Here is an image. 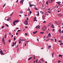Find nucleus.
Returning <instances> with one entry per match:
<instances>
[{
  "instance_id": "nucleus-1",
  "label": "nucleus",
  "mask_w": 63,
  "mask_h": 63,
  "mask_svg": "<svg viewBox=\"0 0 63 63\" xmlns=\"http://www.w3.org/2000/svg\"><path fill=\"white\" fill-rule=\"evenodd\" d=\"M42 30L43 31H45L47 29L46 26H44L42 27Z\"/></svg>"
},
{
  "instance_id": "nucleus-2",
  "label": "nucleus",
  "mask_w": 63,
  "mask_h": 63,
  "mask_svg": "<svg viewBox=\"0 0 63 63\" xmlns=\"http://www.w3.org/2000/svg\"><path fill=\"white\" fill-rule=\"evenodd\" d=\"M19 22V20H15L13 21V24H15V23H18Z\"/></svg>"
},
{
  "instance_id": "nucleus-3",
  "label": "nucleus",
  "mask_w": 63,
  "mask_h": 63,
  "mask_svg": "<svg viewBox=\"0 0 63 63\" xmlns=\"http://www.w3.org/2000/svg\"><path fill=\"white\" fill-rule=\"evenodd\" d=\"M0 53L1 55H4V54L2 50H1V49L0 48Z\"/></svg>"
},
{
  "instance_id": "nucleus-4",
  "label": "nucleus",
  "mask_w": 63,
  "mask_h": 63,
  "mask_svg": "<svg viewBox=\"0 0 63 63\" xmlns=\"http://www.w3.org/2000/svg\"><path fill=\"white\" fill-rule=\"evenodd\" d=\"M35 28H36V29H40V26H39V25H38L35 27Z\"/></svg>"
},
{
  "instance_id": "nucleus-5",
  "label": "nucleus",
  "mask_w": 63,
  "mask_h": 63,
  "mask_svg": "<svg viewBox=\"0 0 63 63\" xmlns=\"http://www.w3.org/2000/svg\"><path fill=\"white\" fill-rule=\"evenodd\" d=\"M11 20V17H9L7 19V21H9L10 20Z\"/></svg>"
},
{
  "instance_id": "nucleus-6",
  "label": "nucleus",
  "mask_w": 63,
  "mask_h": 63,
  "mask_svg": "<svg viewBox=\"0 0 63 63\" xmlns=\"http://www.w3.org/2000/svg\"><path fill=\"white\" fill-rule=\"evenodd\" d=\"M24 0H21L20 2V4H23Z\"/></svg>"
},
{
  "instance_id": "nucleus-7",
  "label": "nucleus",
  "mask_w": 63,
  "mask_h": 63,
  "mask_svg": "<svg viewBox=\"0 0 63 63\" xmlns=\"http://www.w3.org/2000/svg\"><path fill=\"white\" fill-rule=\"evenodd\" d=\"M28 22V21H27V20H26L24 22V23H25V24L26 23V24H28V23H27Z\"/></svg>"
},
{
  "instance_id": "nucleus-8",
  "label": "nucleus",
  "mask_w": 63,
  "mask_h": 63,
  "mask_svg": "<svg viewBox=\"0 0 63 63\" xmlns=\"http://www.w3.org/2000/svg\"><path fill=\"white\" fill-rule=\"evenodd\" d=\"M42 17V18H43V19L44 20L45 19V16H44V15H43Z\"/></svg>"
},
{
  "instance_id": "nucleus-9",
  "label": "nucleus",
  "mask_w": 63,
  "mask_h": 63,
  "mask_svg": "<svg viewBox=\"0 0 63 63\" xmlns=\"http://www.w3.org/2000/svg\"><path fill=\"white\" fill-rule=\"evenodd\" d=\"M32 58H33V57H30L28 59V61H29V60H30L31 59H32Z\"/></svg>"
},
{
  "instance_id": "nucleus-10",
  "label": "nucleus",
  "mask_w": 63,
  "mask_h": 63,
  "mask_svg": "<svg viewBox=\"0 0 63 63\" xmlns=\"http://www.w3.org/2000/svg\"><path fill=\"white\" fill-rule=\"evenodd\" d=\"M51 26V27L52 28H54V25H52Z\"/></svg>"
},
{
  "instance_id": "nucleus-11",
  "label": "nucleus",
  "mask_w": 63,
  "mask_h": 63,
  "mask_svg": "<svg viewBox=\"0 0 63 63\" xmlns=\"http://www.w3.org/2000/svg\"><path fill=\"white\" fill-rule=\"evenodd\" d=\"M37 33V31H36L35 32H33V34H36V33Z\"/></svg>"
},
{
  "instance_id": "nucleus-12",
  "label": "nucleus",
  "mask_w": 63,
  "mask_h": 63,
  "mask_svg": "<svg viewBox=\"0 0 63 63\" xmlns=\"http://www.w3.org/2000/svg\"><path fill=\"white\" fill-rule=\"evenodd\" d=\"M59 56L60 57H61V58H62V55H61V54H59Z\"/></svg>"
},
{
  "instance_id": "nucleus-13",
  "label": "nucleus",
  "mask_w": 63,
  "mask_h": 63,
  "mask_svg": "<svg viewBox=\"0 0 63 63\" xmlns=\"http://www.w3.org/2000/svg\"><path fill=\"white\" fill-rule=\"evenodd\" d=\"M34 21H37L36 20V17H35L34 19Z\"/></svg>"
},
{
  "instance_id": "nucleus-14",
  "label": "nucleus",
  "mask_w": 63,
  "mask_h": 63,
  "mask_svg": "<svg viewBox=\"0 0 63 63\" xmlns=\"http://www.w3.org/2000/svg\"><path fill=\"white\" fill-rule=\"evenodd\" d=\"M51 36V34H50V33H49V34H48V37H50Z\"/></svg>"
},
{
  "instance_id": "nucleus-15",
  "label": "nucleus",
  "mask_w": 63,
  "mask_h": 63,
  "mask_svg": "<svg viewBox=\"0 0 63 63\" xmlns=\"http://www.w3.org/2000/svg\"><path fill=\"white\" fill-rule=\"evenodd\" d=\"M33 5H31V3H30V7H32V6H33Z\"/></svg>"
},
{
  "instance_id": "nucleus-16",
  "label": "nucleus",
  "mask_w": 63,
  "mask_h": 63,
  "mask_svg": "<svg viewBox=\"0 0 63 63\" xmlns=\"http://www.w3.org/2000/svg\"><path fill=\"white\" fill-rule=\"evenodd\" d=\"M51 47V46H49L48 47V49L50 48Z\"/></svg>"
},
{
  "instance_id": "nucleus-17",
  "label": "nucleus",
  "mask_w": 63,
  "mask_h": 63,
  "mask_svg": "<svg viewBox=\"0 0 63 63\" xmlns=\"http://www.w3.org/2000/svg\"><path fill=\"white\" fill-rule=\"evenodd\" d=\"M13 13H14L13 12H12L11 14H10V16H12V15H13Z\"/></svg>"
},
{
  "instance_id": "nucleus-18",
  "label": "nucleus",
  "mask_w": 63,
  "mask_h": 63,
  "mask_svg": "<svg viewBox=\"0 0 63 63\" xmlns=\"http://www.w3.org/2000/svg\"><path fill=\"white\" fill-rule=\"evenodd\" d=\"M6 35H7V34H6L5 35H4V38H6V36H7Z\"/></svg>"
},
{
  "instance_id": "nucleus-19",
  "label": "nucleus",
  "mask_w": 63,
  "mask_h": 63,
  "mask_svg": "<svg viewBox=\"0 0 63 63\" xmlns=\"http://www.w3.org/2000/svg\"><path fill=\"white\" fill-rule=\"evenodd\" d=\"M46 4L47 5H48V1H47L46 2Z\"/></svg>"
},
{
  "instance_id": "nucleus-20",
  "label": "nucleus",
  "mask_w": 63,
  "mask_h": 63,
  "mask_svg": "<svg viewBox=\"0 0 63 63\" xmlns=\"http://www.w3.org/2000/svg\"><path fill=\"white\" fill-rule=\"evenodd\" d=\"M53 55H54V53H53L52 54V57H53Z\"/></svg>"
},
{
  "instance_id": "nucleus-21",
  "label": "nucleus",
  "mask_w": 63,
  "mask_h": 63,
  "mask_svg": "<svg viewBox=\"0 0 63 63\" xmlns=\"http://www.w3.org/2000/svg\"><path fill=\"white\" fill-rule=\"evenodd\" d=\"M34 9H35V10H38V9L36 7H35L34 8Z\"/></svg>"
},
{
  "instance_id": "nucleus-22",
  "label": "nucleus",
  "mask_w": 63,
  "mask_h": 63,
  "mask_svg": "<svg viewBox=\"0 0 63 63\" xmlns=\"http://www.w3.org/2000/svg\"><path fill=\"white\" fill-rule=\"evenodd\" d=\"M40 33V34H43L44 33V32H41Z\"/></svg>"
},
{
  "instance_id": "nucleus-23",
  "label": "nucleus",
  "mask_w": 63,
  "mask_h": 63,
  "mask_svg": "<svg viewBox=\"0 0 63 63\" xmlns=\"http://www.w3.org/2000/svg\"><path fill=\"white\" fill-rule=\"evenodd\" d=\"M59 31L60 33H61V29H60L59 30Z\"/></svg>"
},
{
  "instance_id": "nucleus-24",
  "label": "nucleus",
  "mask_w": 63,
  "mask_h": 63,
  "mask_svg": "<svg viewBox=\"0 0 63 63\" xmlns=\"http://www.w3.org/2000/svg\"><path fill=\"white\" fill-rule=\"evenodd\" d=\"M63 45V43H61L60 44V46L61 45Z\"/></svg>"
},
{
  "instance_id": "nucleus-25",
  "label": "nucleus",
  "mask_w": 63,
  "mask_h": 63,
  "mask_svg": "<svg viewBox=\"0 0 63 63\" xmlns=\"http://www.w3.org/2000/svg\"><path fill=\"white\" fill-rule=\"evenodd\" d=\"M5 25H6V26H7V27H9V25H8V24H5Z\"/></svg>"
},
{
  "instance_id": "nucleus-26",
  "label": "nucleus",
  "mask_w": 63,
  "mask_h": 63,
  "mask_svg": "<svg viewBox=\"0 0 63 63\" xmlns=\"http://www.w3.org/2000/svg\"><path fill=\"white\" fill-rule=\"evenodd\" d=\"M48 2L49 3H51V1H50V0H49Z\"/></svg>"
},
{
  "instance_id": "nucleus-27",
  "label": "nucleus",
  "mask_w": 63,
  "mask_h": 63,
  "mask_svg": "<svg viewBox=\"0 0 63 63\" xmlns=\"http://www.w3.org/2000/svg\"><path fill=\"white\" fill-rule=\"evenodd\" d=\"M20 13L21 14H23V12H22V11H20Z\"/></svg>"
},
{
  "instance_id": "nucleus-28",
  "label": "nucleus",
  "mask_w": 63,
  "mask_h": 63,
  "mask_svg": "<svg viewBox=\"0 0 63 63\" xmlns=\"http://www.w3.org/2000/svg\"><path fill=\"white\" fill-rule=\"evenodd\" d=\"M40 13H41V14H44V12H42V11H40Z\"/></svg>"
},
{
  "instance_id": "nucleus-29",
  "label": "nucleus",
  "mask_w": 63,
  "mask_h": 63,
  "mask_svg": "<svg viewBox=\"0 0 63 63\" xmlns=\"http://www.w3.org/2000/svg\"><path fill=\"white\" fill-rule=\"evenodd\" d=\"M37 63H41V61H39Z\"/></svg>"
},
{
  "instance_id": "nucleus-30",
  "label": "nucleus",
  "mask_w": 63,
  "mask_h": 63,
  "mask_svg": "<svg viewBox=\"0 0 63 63\" xmlns=\"http://www.w3.org/2000/svg\"><path fill=\"white\" fill-rule=\"evenodd\" d=\"M59 16H62V15L61 14H60L59 15Z\"/></svg>"
},
{
  "instance_id": "nucleus-31",
  "label": "nucleus",
  "mask_w": 63,
  "mask_h": 63,
  "mask_svg": "<svg viewBox=\"0 0 63 63\" xmlns=\"http://www.w3.org/2000/svg\"><path fill=\"white\" fill-rule=\"evenodd\" d=\"M3 43L4 44V43H5V40H2Z\"/></svg>"
},
{
  "instance_id": "nucleus-32",
  "label": "nucleus",
  "mask_w": 63,
  "mask_h": 63,
  "mask_svg": "<svg viewBox=\"0 0 63 63\" xmlns=\"http://www.w3.org/2000/svg\"><path fill=\"white\" fill-rule=\"evenodd\" d=\"M58 63H60V62H61V61L59 60H58Z\"/></svg>"
},
{
  "instance_id": "nucleus-33",
  "label": "nucleus",
  "mask_w": 63,
  "mask_h": 63,
  "mask_svg": "<svg viewBox=\"0 0 63 63\" xmlns=\"http://www.w3.org/2000/svg\"><path fill=\"white\" fill-rule=\"evenodd\" d=\"M5 5H6V4H4V5H3V8H4V7H5Z\"/></svg>"
},
{
  "instance_id": "nucleus-34",
  "label": "nucleus",
  "mask_w": 63,
  "mask_h": 63,
  "mask_svg": "<svg viewBox=\"0 0 63 63\" xmlns=\"http://www.w3.org/2000/svg\"><path fill=\"white\" fill-rule=\"evenodd\" d=\"M21 41H19V44H20V43H21Z\"/></svg>"
},
{
  "instance_id": "nucleus-35",
  "label": "nucleus",
  "mask_w": 63,
  "mask_h": 63,
  "mask_svg": "<svg viewBox=\"0 0 63 63\" xmlns=\"http://www.w3.org/2000/svg\"><path fill=\"white\" fill-rule=\"evenodd\" d=\"M4 27V26H3L2 27L1 29H2V28H3Z\"/></svg>"
},
{
  "instance_id": "nucleus-36",
  "label": "nucleus",
  "mask_w": 63,
  "mask_h": 63,
  "mask_svg": "<svg viewBox=\"0 0 63 63\" xmlns=\"http://www.w3.org/2000/svg\"><path fill=\"white\" fill-rule=\"evenodd\" d=\"M55 42H57V40H56V39H55Z\"/></svg>"
},
{
  "instance_id": "nucleus-37",
  "label": "nucleus",
  "mask_w": 63,
  "mask_h": 63,
  "mask_svg": "<svg viewBox=\"0 0 63 63\" xmlns=\"http://www.w3.org/2000/svg\"><path fill=\"white\" fill-rule=\"evenodd\" d=\"M11 39H9V42H11Z\"/></svg>"
},
{
  "instance_id": "nucleus-38",
  "label": "nucleus",
  "mask_w": 63,
  "mask_h": 63,
  "mask_svg": "<svg viewBox=\"0 0 63 63\" xmlns=\"http://www.w3.org/2000/svg\"><path fill=\"white\" fill-rule=\"evenodd\" d=\"M19 31H21V30H19L17 31V32H19Z\"/></svg>"
},
{
  "instance_id": "nucleus-39",
  "label": "nucleus",
  "mask_w": 63,
  "mask_h": 63,
  "mask_svg": "<svg viewBox=\"0 0 63 63\" xmlns=\"http://www.w3.org/2000/svg\"><path fill=\"white\" fill-rule=\"evenodd\" d=\"M37 62H38V60H36L35 62H36V63H37Z\"/></svg>"
},
{
  "instance_id": "nucleus-40",
  "label": "nucleus",
  "mask_w": 63,
  "mask_h": 63,
  "mask_svg": "<svg viewBox=\"0 0 63 63\" xmlns=\"http://www.w3.org/2000/svg\"><path fill=\"white\" fill-rule=\"evenodd\" d=\"M52 31H53V32H54V29H53V30H52Z\"/></svg>"
},
{
  "instance_id": "nucleus-41",
  "label": "nucleus",
  "mask_w": 63,
  "mask_h": 63,
  "mask_svg": "<svg viewBox=\"0 0 63 63\" xmlns=\"http://www.w3.org/2000/svg\"><path fill=\"white\" fill-rule=\"evenodd\" d=\"M48 13H49V14H50V11H49V12H48Z\"/></svg>"
},
{
  "instance_id": "nucleus-42",
  "label": "nucleus",
  "mask_w": 63,
  "mask_h": 63,
  "mask_svg": "<svg viewBox=\"0 0 63 63\" xmlns=\"http://www.w3.org/2000/svg\"><path fill=\"white\" fill-rule=\"evenodd\" d=\"M27 19L28 20H29V19L27 17Z\"/></svg>"
},
{
  "instance_id": "nucleus-43",
  "label": "nucleus",
  "mask_w": 63,
  "mask_h": 63,
  "mask_svg": "<svg viewBox=\"0 0 63 63\" xmlns=\"http://www.w3.org/2000/svg\"><path fill=\"white\" fill-rule=\"evenodd\" d=\"M31 13H32V11H30V14H31Z\"/></svg>"
},
{
  "instance_id": "nucleus-44",
  "label": "nucleus",
  "mask_w": 63,
  "mask_h": 63,
  "mask_svg": "<svg viewBox=\"0 0 63 63\" xmlns=\"http://www.w3.org/2000/svg\"><path fill=\"white\" fill-rule=\"evenodd\" d=\"M35 55H34V60H35Z\"/></svg>"
},
{
  "instance_id": "nucleus-45",
  "label": "nucleus",
  "mask_w": 63,
  "mask_h": 63,
  "mask_svg": "<svg viewBox=\"0 0 63 63\" xmlns=\"http://www.w3.org/2000/svg\"><path fill=\"white\" fill-rule=\"evenodd\" d=\"M19 50V49H18V48L17 49V51H18Z\"/></svg>"
},
{
  "instance_id": "nucleus-46",
  "label": "nucleus",
  "mask_w": 63,
  "mask_h": 63,
  "mask_svg": "<svg viewBox=\"0 0 63 63\" xmlns=\"http://www.w3.org/2000/svg\"><path fill=\"white\" fill-rule=\"evenodd\" d=\"M28 42H29V41H26V43H28Z\"/></svg>"
},
{
  "instance_id": "nucleus-47",
  "label": "nucleus",
  "mask_w": 63,
  "mask_h": 63,
  "mask_svg": "<svg viewBox=\"0 0 63 63\" xmlns=\"http://www.w3.org/2000/svg\"><path fill=\"white\" fill-rule=\"evenodd\" d=\"M18 0H17V1H16V3H17V2H18Z\"/></svg>"
},
{
  "instance_id": "nucleus-48",
  "label": "nucleus",
  "mask_w": 63,
  "mask_h": 63,
  "mask_svg": "<svg viewBox=\"0 0 63 63\" xmlns=\"http://www.w3.org/2000/svg\"><path fill=\"white\" fill-rule=\"evenodd\" d=\"M56 3H57V4H59V3L58 2H56Z\"/></svg>"
},
{
  "instance_id": "nucleus-49",
  "label": "nucleus",
  "mask_w": 63,
  "mask_h": 63,
  "mask_svg": "<svg viewBox=\"0 0 63 63\" xmlns=\"http://www.w3.org/2000/svg\"><path fill=\"white\" fill-rule=\"evenodd\" d=\"M2 40H4V37H3V38L2 39Z\"/></svg>"
},
{
  "instance_id": "nucleus-50",
  "label": "nucleus",
  "mask_w": 63,
  "mask_h": 63,
  "mask_svg": "<svg viewBox=\"0 0 63 63\" xmlns=\"http://www.w3.org/2000/svg\"><path fill=\"white\" fill-rule=\"evenodd\" d=\"M18 47V45H17V46L16 47H17H17Z\"/></svg>"
},
{
  "instance_id": "nucleus-51",
  "label": "nucleus",
  "mask_w": 63,
  "mask_h": 63,
  "mask_svg": "<svg viewBox=\"0 0 63 63\" xmlns=\"http://www.w3.org/2000/svg\"><path fill=\"white\" fill-rule=\"evenodd\" d=\"M25 35H27V33H25Z\"/></svg>"
},
{
  "instance_id": "nucleus-52",
  "label": "nucleus",
  "mask_w": 63,
  "mask_h": 63,
  "mask_svg": "<svg viewBox=\"0 0 63 63\" xmlns=\"http://www.w3.org/2000/svg\"><path fill=\"white\" fill-rule=\"evenodd\" d=\"M16 40V38L15 37L14 38V41H15Z\"/></svg>"
},
{
  "instance_id": "nucleus-53",
  "label": "nucleus",
  "mask_w": 63,
  "mask_h": 63,
  "mask_svg": "<svg viewBox=\"0 0 63 63\" xmlns=\"http://www.w3.org/2000/svg\"><path fill=\"white\" fill-rule=\"evenodd\" d=\"M25 28H28V27L27 26H26V27H25Z\"/></svg>"
},
{
  "instance_id": "nucleus-54",
  "label": "nucleus",
  "mask_w": 63,
  "mask_h": 63,
  "mask_svg": "<svg viewBox=\"0 0 63 63\" xmlns=\"http://www.w3.org/2000/svg\"><path fill=\"white\" fill-rule=\"evenodd\" d=\"M26 44H27V43H25V46H26Z\"/></svg>"
},
{
  "instance_id": "nucleus-55",
  "label": "nucleus",
  "mask_w": 63,
  "mask_h": 63,
  "mask_svg": "<svg viewBox=\"0 0 63 63\" xmlns=\"http://www.w3.org/2000/svg\"><path fill=\"white\" fill-rule=\"evenodd\" d=\"M46 38H47V39H48V36H47Z\"/></svg>"
},
{
  "instance_id": "nucleus-56",
  "label": "nucleus",
  "mask_w": 63,
  "mask_h": 63,
  "mask_svg": "<svg viewBox=\"0 0 63 63\" xmlns=\"http://www.w3.org/2000/svg\"><path fill=\"white\" fill-rule=\"evenodd\" d=\"M28 11H30V9H29V8L28 9Z\"/></svg>"
},
{
  "instance_id": "nucleus-57",
  "label": "nucleus",
  "mask_w": 63,
  "mask_h": 63,
  "mask_svg": "<svg viewBox=\"0 0 63 63\" xmlns=\"http://www.w3.org/2000/svg\"><path fill=\"white\" fill-rule=\"evenodd\" d=\"M16 35H18V33H17V32L16 33Z\"/></svg>"
},
{
  "instance_id": "nucleus-58",
  "label": "nucleus",
  "mask_w": 63,
  "mask_h": 63,
  "mask_svg": "<svg viewBox=\"0 0 63 63\" xmlns=\"http://www.w3.org/2000/svg\"><path fill=\"white\" fill-rule=\"evenodd\" d=\"M55 23H56V24H57V22L55 21Z\"/></svg>"
},
{
  "instance_id": "nucleus-59",
  "label": "nucleus",
  "mask_w": 63,
  "mask_h": 63,
  "mask_svg": "<svg viewBox=\"0 0 63 63\" xmlns=\"http://www.w3.org/2000/svg\"><path fill=\"white\" fill-rule=\"evenodd\" d=\"M16 41L15 42V44L16 45Z\"/></svg>"
},
{
  "instance_id": "nucleus-60",
  "label": "nucleus",
  "mask_w": 63,
  "mask_h": 63,
  "mask_svg": "<svg viewBox=\"0 0 63 63\" xmlns=\"http://www.w3.org/2000/svg\"><path fill=\"white\" fill-rule=\"evenodd\" d=\"M13 44L14 45H15V43L14 42H13Z\"/></svg>"
},
{
  "instance_id": "nucleus-61",
  "label": "nucleus",
  "mask_w": 63,
  "mask_h": 63,
  "mask_svg": "<svg viewBox=\"0 0 63 63\" xmlns=\"http://www.w3.org/2000/svg\"><path fill=\"white\" fill-rule=\"evenodd\" d=\"M49 40V39H47L46 40V41H48V40Z\"/></svg>"
},
{
  "instance_id": "nucleus-62",
  "label": "nucleus",
  "mask_w": 63,
  "mask_h": 63,
  "mask_svg": "<svg viewBox=\"0 0 63 63\" xmlns=\"http://www.w3.org/2000/svg\"><path fill=\"white\" fill-rule=\"evenodd\" d=\"M14 46H15V45H14L13 44V45H12V47H14Z\"/></svg>"
},
{
  "instance_id": "nucleus-63",
  "label": "nucleus",
  "mask_w": 63,
  "mask_h": 63,
  "mask_svg": "<svg viewBox=\"0 0 63 63\" xmlns=\"http://www.w3.org/2000/svg\"><path fill=\"white\" fill-rule=\"evenodd\" d=\"M16 29H19V28H16Z\"/></svg>"
},
{
  "instance_id": "nucleus-64",
  "label": "nucleus",
  "mask_w": 63,
  "mask_h": 63,
  "mask_svg": "<svg viewBox=\"0 0 63 63\" xmlns=\"http://www.w3.org/2000/svg\"><path fill=\"white\" fill-rule=\"evenodd\" d=\"M43 23H46V21H45L44 22H43Z\"/></svg>"
}]
</instances>
